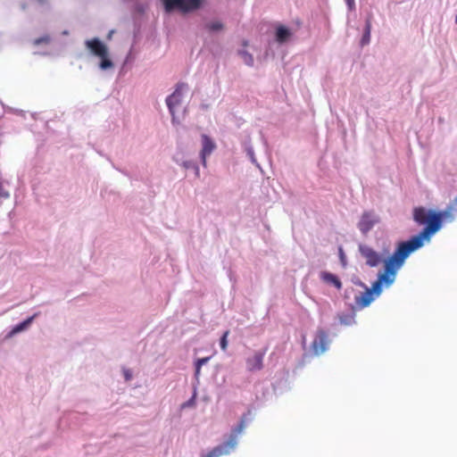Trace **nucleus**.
<instances>
[{"instance_id": "f257e3e1", "label": "nucleus", "mask_w": 457, "mask_h": 457, "mask_svg": "<svg viewBox=\"0 0 457 457\" xmlns=\"http://www.w3.org/2000/svg\"><path fill=\"white\" fill-rule=\"evenodd\" d=\"M453 204H450L444 210L417 206L412 210V219L423 228L413 235L423 245L429 243L434 235L440 231L445 221H453L455 217L453 214Z\"/></svg>"}, {"instance_id": "f03ea898", "label": "nucleus", "mask_w": 457, "mask_h": 457, "mask_svg": "<svg viewBox=\"0 0 457 457\" xmlns=\"http://www.w3.org/2000/svg\"><path fill=\"white\" fill-rule=\"evenodd\" d=\"M423 246L413 235L407 240L399 241L393 253L384 257L381 262L383 263V270H379L378 273L382 274L388 285H393L398 270L404 265L407 258Z\"/></svg>"}, {"instance_id": "7ed1b4c3", "label": "nucleus", "mask_w": 457, "mask_h": 457, "mask_svg": "<svg viewBox=\"0 0 457 457\" xmlns=\"http://www.w3.org/2000/svg\"><path fill=\"white\" fill-rule=\"evenodd\" d=\"M274 32L273 37L269 38L265 45L264 56L275 57L276 50L282 46L287 45L294 37L292 29L279 22L272 24Z\"/></svg>"}, {"instance_id": "20e7f679", "label": "nucleus", "mask_w": 457, "mask_h": 457, "mask_svg": "<svg viewBox=\"0 0 457 457\" xmlns=\"http://www.w3.org/2000/svg\"><path fill=\"white\" fill-rule=\"evenodd\" d=\"M88 52L99 58L98 67L101 71H108L114 67L113 61L109 56L108 46L97 37L85 41Z\"/></svg>"}, {"instance_id": "39448f33", "label": "nucleus", "mask_w": 457, "mask_h": 457, "mask_svg": "<svg viewBox=\"0 0 457 457\" xmlns=\"http://www.w3.org/2000/svg\"><path fill=\"white\" fill-rule=\"evenodd\" d=\"M188 86L185 82H179L176 85L175 90L172 94L169 95L166 99L165 103L168 107L169 112L172 116V121L175 120V107L179 104H180L182 101V90L184 88H187Z\"/></svg>"}, {"instance_id": "423d86ee", "label": "nucleus", "mask_w": 457, "mask_h": 457, "mask_svg": "<svg viewBox=\"0 0 457 457\" xmlns=\"http://www.w3.org/2000/svg\"><path fill=\"white\" fill-rule=\"evenodd\" d=\"M328 332L323 328H318L312 343V349L314 354L319 355L325 353L329 344Z\"/></svg>"}, {"instance_id": "0eeeda50", "label": "nucleus", "mask_w": 457, "mask_h": 457, "mask_svg": "<svg viewBox=\"0 0 457 457\" xmlns=\"http://www.w3.org/2000/svg\"><path fill=\"white\" fill-rule=\"evenodd\" d=\"M359 252L366 259V264L370 268L378 267L384 259L381 253L367 245H359Z\"/></svg>"}, {"instance_id": "6e6552de", "label": "nucleus", "mask_w": 457, "mask_h": 457, "mask_svg": "<svg viewBox=\"0 0 457 457\" xmlns=\"http://www.w3.org/2000/svg\"><path fill=\"white\" fill-rule=\"evenodd\" d=\"M378 222L379 218L373 212H363L359 222L357 223V228L361 232V234L365 236Z\"/></svg>"}, {"instance_id": "1a4fd4ad", "label": "nucleus", "mask_w": 457, "mask_h": 457, "mask_svg": "<svg viewBox=\"0 0 457 457\" xmlns=\"http://www.w3.org/2000/svg\"><path fill=\"white\" fill-rule=\"evenodd\" d=\"M39 314L40 312H35L33 315L27 317L22 321L12 326L11 330L4 335V340H8L14 336L28 330Z\"/></svg>"}, {"instance_id": "9d476101", "label": "nucleus", "mask_w": 457, "mask_h": 457, "mask_svg": "<svg viewBox=\"0 0 457 457\" xmlns=\"http://www.w3.org/2000/svg\"><path fill=\"white\" fill-rule=\"evenodd\" d=\"M376 299L370 294V287L364 288V292H361L355 295V304L350 303L349 306L352 310H362L369 307Z\"/></svg>"}, {"instance_id": "9b49d317", "label": "nucleus", "mask_w": 457, "mask_h": 457, "mask_svg": "<svg viewBox=\"0 0 457 457\" xmlns=\"http://www.w3.org/2000/svg\"><path fill=\"white\" fill-rule=\"evenodd\" d=\"M202 149L200 151V160L204 166H206V158L210 155L216 148V144L212 138L206 135L202 134Z\"/></svg>"}, {"instance_id": "f8f14e48", "label": "nucleus", "mask_w": 457, "mask_h": 457, "mask_svg": "<svg viewBox=\"0 0 457 457\" xmlns=\"http://www.w3.org/2000/svg\"><path fill=\"white\" fill-rule=\"evenodd\" d=\"M265 351H257L251 357L245 360L246 369L248 371L253 372L261 370L263 368V358Z\"/></svg>"}, {"instance_id": "ddd939ff", "label": "nucleus", "mask_w": 457, "mask_h": 457, "mask_svg": "<svg viewBox=\"0 0 457 457\" xmlns=\"http://www.w3.org/2000/svg\"><path fill=\"white\" fill-rule=\"evenodd\" d=\"M245 428L246 425L245 421L239 420L238 423L231 428L228 438L222 445H225L227 449L234 448L237 444L238 435L241 434Z\"/></svg>"}, {"instance_id": "4468645a", "label": "nucleus", "mask_w": 457, "mask_h": 457, "mask_svg": "<svg viewBox=\"0 0 457 457\" xmlns=\"http://www.w3.org/2000/svg\"><path fill=\"white\" fill-rule=\"evenodd\" d=\"M207 0H182V15H188L202 10Z\"/></svg>"}, {"instance_id": "2eb2a0df", "label": "nucleus", "mask_w": 457, "mask_h": 457, "mask_svg": "<svg viewBox=\"0 0 457 457\" xmlns=\"http://www.w3.org/2000/svg\"><path fill=\"white\" fill-rule=\"evenodd\" d=\"M165 14L170 15L176 12L182 14V0H159Z\"/></svg>"}, {"instance_id": "dca6fc26", "label": "nucleus", "mask_w": 457, "mask_h": 457, "mask_svg": "<svg viewBox=\"0 0 457 457\" xmlns=\"http://www.w3.org/2000/svg\"><path fill=\"white\" fill-rule=\"evenodd\" d=\"M390 286L386 282V278L382 277V274L378 273L377 279L371 283L370 294L376 299L380 296L384 287H389Z\"/></svg>"}, {"instance_id": "f3484780", "label": "nucleus", "mask_w": 457, "mask_h": 457, "mask_svg": "<svg viewBox=\"0 0 457 457\" xmlns=\"http://www.w3.org/2000/svg\"><path fill=\"white\" fill-rule=\"evenodd\" d=\"M320 278L323 282L333 286L337 290H340L343 287L342 281L340 280L338 276L332 272L322 270L320 272Z\"/></svg>"}, {"instance_id": "a211bd4d", "label": "nucleus", "mask_w": 457, "mask_h": 457, "mask_svg": "<svg viewBox=\"0 0 457 457\" xmlns=\"http://www.w3.org/2000/svg\"><path fill=\"white\" fill-rule=\"evenodd\" d=\"M371 19H372L371 14H369L365 19L362 36L360 40V46L361 47H363L370 43Z\"/></svg>"}, {"instance_id": "6ab92c4d", "label": "nucleus", "mask_w": 457, "mask_h": 457, "mask_svg": "<svg viewBox=\"0 0 457 457\" xmlns=\"http://www.w3.org/2000/svg\"><path fill=\"white\" fill-rule=\"evenodd\" d=\"M204 29L212 35L219 34L225 29V24L219 20H212L205 22L204 25Z\"/></svg>"}, {"instance_id": "aec40b11", "label": "nucleus", "mask_w": 457, "mask_h": 457, "mask_svg": "<svg viewBox=\"0 0 457 457\" xmlns=\"http://www.w3.org/2000/svg\"><path fill=\"white\" fill-rule=\"evenodd\" d=\"M180 166L183 167L186 170L193 171L195 178L200 177V170L196 161L193 160H186L182 161Z\"/></svg>"}, {"instance_id": "412c9836", "label": "nucleus", "mask_w": 457, "mask_h": 457, "mask_svg": "<svg viewBox=\"0 0 457 457\" xmlns=\"http://www.w3.org/2000/svg\"><path fill=\"white\" fill-rule=\"evenodd\" d=\"M339 322L345 326H351L355 324V313L354 310L351 312L338 314Z\"/></svg>"}, {"instance_id": "4be33fe9", "label": "nucleus", "mask_w": 457, "mask_h": 457, "mask_svg": "<svg viewBox=\"0 0 457 457\" xmlns=\"http://www.w3.org/2000/svg\"><path fill=\"white\" fill-rule=\"evenodd\" d=\"M229 453V450L225 447L223 445H219L215 446L211 452H209L206 455L202 457H219L223 454Z\"/></svg>"}, {"instance_id": "5701e85b", "label": "nucleus", "mask_w": 457, "mask_h": 457, "mask_svg": "<svg viewBox=\"0 0 457 457\" xmlns=\"http://www.w3.org/2000/svg\"><path fill=\"white\" fill-rule=\"evenodd\" d=\"M196 397H197L196 385H193V393H192L191 397L187 401L184 402L181 404L180 408L182 410H184V409L195 407L196 404Z\"/></svg>"}, {"instance_id": "b1692460", "label": "nucleus", "mask_w": 457, "mask_h": 457, "mask_svg": "<svg viewBox=\"0 0 457 457\" xmlns=\"http://www.w3.org/2000/svg\"><path fill=\"white\" fill-rule=\"evenodd\" d=\"M245 150L246 155L249 157L251 162L262 170V167L255 157L253 145L250 143L245 144Z\"/></svg>"}, {"instance_id": "393cba45", "label": "nucleus", "mask_w": 457, "mask_h": 457, "mask_svg": "<svg viewBox=\"0 0 457 457\" xmlns=\"http://www.w3.org/2000/svg\"><path fill=\"white\" fill-rule=\"evenodd\" d=\"M237 54L240 55L243 58L244 62L249 66H253L254 60L253 54H251L248 51L245 49H239L237 51Z\"/></svg>"}, {"instance_id": "a878e982", "label": "nucleus", "mask_w": 457, "mask_h": 457, "mask_svg": "<svg viewBox=\"0 0 457 457\" xmlns=\"http://www.w3.org/2000/svg\"><path fill=\"white\" fill-rule=\"evenodd\" d=\"M229 335V330H225L221 337H220V340H219V345H220V347L222 351H226L227 348H228V337Z\"/></svg>"}, {"instance_id": "bb28decb", "label": "nucleus", "mask_w": 457, "mask_h": 457, "mask_svg": "<svg viewBox=\"0 0 457 457\" xmlns=\"http://www.w3.org/2000/svg\"><path fill=\"white\" fill-rule=\"evenodd\" d=\"M253 414L252 409L248 408V410L241 415L239 420H244L245 425L247 426L248 424H250L253 421Z\"/></svg>"}, {"instance_id": "cd10ccee", "label": "nucleus", "mask_w": 457, "mask_h": 457, "mask_svg": "<svg viewBox=\"0 0 457 457\" xmlns=\"http://www.w3.org/2000/svg\"><path fill=\"white\" fill-rule=\"evenodd\" d=\"M211 358H212V356L196 358L194 361V367L202 368L204 365H205L211 360Z\"/></svg>"}, {"instance_id": "c85d7f7f", "label": "nucleus", "mask_w": 457, "mask_h": 457, "mask_svg": "<svg viewBox=\"0 0 457 457\" xmlns=\"http://www.w3.org/2000/svg\"><path fill=\"white\" fill-rule=\"evenodd\" d=\"M50 40H51L50 36L45 35V36L36 38L33 43L35 46H39L41 44H47L50 42Z\"/></svg>"}, {"instance_id": "c756f323", "label": "nucleus", "mask_w": 457, "mask_h": 457, "mask_svg": "<svg viewBox=\"0 0 457 457\" xmlns=\"http://www.w3.org/2000/svg\"><path fill=\"white\" fill-rule=\"evenodd\" d=\"M338 256H339L341 265L343 267H345L347 264V259H346V255H345L342 246H339V248H338Z\"/></svg>"}, {"instance_id": "7c9ffc66", "label": "nucleus", "mask_w": 457, "mask_h": 457, "mask_svg": "<svg viewBox=\"0 0 457 457\" xmlns=\"http://www.w3.org/2000/svg\"><path fill=\"white\" fill-rule=\"evenodd\" d=\"M351 282H352L353 284H354L355 286H358V287H361V288H363V289H364V288H366V287H368V286H367L364 282H362L359 277H357V276H355V275H353V276L351 278Z\"/></svg>"}, {"instance_id": "2f4dec72", "label": "nucleus", "mask_w": 457, "mask_h": 457, "mask_svg": "<svg viewBox=\"0 0 457 457\" xmlns=\"http://www.w3.org/2000/svg\"><path fill=\"white\" fill-rule=\"evenodd\" d=\"M122 373H123V377H124L125 381L128 382V381H130L132 379L133 373H132L131 370L123 368L122 369Z\"/></svg>"}, {"instance_id": "473e14b6", "label": "nucleus", "mask_w": 457, "mask_h": 457, "mask_svg": "<svg viewBox=\"0 0 457 457\" xmlns=\"http://www.w3.org/2000/svg\"><path fill=\"white\" fill-rule=\"evenodd\" d=\"M134 11L138 14H144L145 12V5L140 3H137L134 5Z\"/></svg>"}, {"instance_id": "72a5a7b5", "label": "nucleus", "mask_w": 457, "mask_h": 457, "mask_svg": "<svg viewBox=\"0 0 457 457\" xmlns=\"http://www.w3.org/2000/svg\"><path fill=\"white\" fill-rule=\"evenodd\" d=\"M194 368H195V372H194L195 383H193V385H196V387H197L198 385H199V378H200V375H201V368H198V367H194Z\"/></svg>"}, {"instance_id": "f704fd0d", "label": "nucleus", "mask_w": 457, "mask_h": 457, "mask_svg": "<svg viewBox=\"0 0 457 457\" xmlns=\"http://www.w3.org/2000/svg\"><path fill=\"white\" fill-rule=\"evenodd\" d=\"M355 289L352 287H346L344 292V299L349 300L351 298V295L353 294Z\"/></svg>"}, {"instance_id": "c9c22d12", "label": "nucleus", "mask_w": 457, "mask_h": 457, "mask_svg": "<svg viewBox=\"0 0 457 457\" xmlns=\"http://www.w3.org/2000/svg\"><path fill=\"white\" fill-rule=\"evenodd\" d=\"M9 197H10L9 192L3 187L2 182L0 181V199L1 198L7 199Z\"/></svg>"}, {"instance_id": "e433bc0d", "label": "nucleus", "mask_w": 457, "mask_h": 457, "mask_svg": "<svg viewBox=\"0 0 457 457\" xmlns=\"http://www.w3.org/2000/svg\"><path fill=\"white\" fill-rule=\"evenodd\" d=\"M349 12L355 10V0H345Z\"/></svg>"}, {"instance_id": "4c0bfd02", "label": "nucleus", "mask_w": 457, "mask_h": 457, "mask_svg": "<svg viewBox=\"0 0 457 457\" xmlns=\"http://www.w3.org/2000/svg\"><path fill=\"white\" fill-rule=\"evenodd\" d=\"M173 160L179 165H180L181 162L183 161L181 158H179L178 156H174Z\"/></svg>"}, {"instance_id": "58836bf2", "label": "nucleus", "mask_w": 457, "mask_h": 457, "mask_svg": "<svg viewBox=\"0 0 457 457\" xmlns=\"http://www.w3.org/2000/svg\"><path fill=\"white\" fill-rule=\"evenodd\" d=\"M112 166H113V168H115L117 170H119V171H120L121 173H123L124 175L128 176V173H127L126 171L121 170L120 169H119V168L115 167V165H114V164H112Z\"/></svg>"}, {"instance_id": "ea45409f", "label": "nucleus", "mask_w": 457, "mask_h": 457, "mask_svg": "<svg viewBox=\"0 0 457 457\" xmlns=\"http://www.w3.org/2000/svg\"><path fill=\"white\" fill-rule=\"evenodd\" d=\"M113 33H114V30H113V29H112V30H110V31H109V33H108L107 38H108V39H111V38H112V34H113Z\"/></svg>"}, {"instance_id": "a19ab883", "label": "nucleus", "mask_w": 457, "mask_h": 457, "mask_svg": "<svg viewBox=\"0 0 457 457\" xmlns=\"http://www.w3.org/2000/svg\"><path fill=\"white\" fill-rule=\"evenodd\" d=\"M247 45H248V41H247V40H244V41H243V46H246Z\"/></svg>"}, {"instance_id": "79ce46f5", "label": "nucleus", "mask_w": 457, "mask_h": 457, "mask_svg": "<svg viewBox=\"0 0 457 457\" xmlns=\"http://www.w3.org/2000/svg\"><path fill=\"white\" fill-rule=\"evenodd\" d=\"M62 34H63V35H68V30H64V31L62 32Z\"/></svg>"}, {"instance_id": "37998d69", "label": "nucleus", "mask_w": 457, "mask_h": 457, "mask_svg": "<svg viewBox=\"0 0 457 457\" xmlns=\"http://www.w3.org/2000/svg\"><path fill=\"white\" fill-rule=\"evenodd\" d=\"M453 204H457V196L454 198Z\"/></svg>"}, {"instance_id": "c03bdc74", "label": "nucleus", "mask_w": 457, "mask_h": 457, "mask_svg": "<svg viewBox=\"0 0 457 457\" xmlns=\"http://www.w3.org/2000/svg\"><path fill=\"white\" fill-rule=\"evenodd\" d=\"M455 23L457 24V13H456V16H455Z\"/></svg>"}]
</instances>
